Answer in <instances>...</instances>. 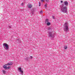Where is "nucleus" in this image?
I'll return each instance as SVG.
<instances>
[{
  "label": "nucleus",
  "instance_id": "1",
  "mask_svg": "<svg viewBox=\"0 0 75 75\" xmlns=\"http://www.w3.org/2000/svg\"><path fill=\"white\" fill-rule=\"evenodd\" d=\"M64 5L62 4L61 6V10L62 12H63L64 13H66L67 12V6H65L64 7Z\"/></svg>",
  "mask_w": 75,
  "mask_h": 75
},
{
  "label": "nucleus",
  "instance_id": "2",
  "mask_svg": "<svg viewBox=\"0 0 75 75\" xmlns=\"http://www.w3.org/2000/svg\"><path fill=\"white\" fill-rule=\"evenodd\" d=\"M69 25L68 23H65L64 25V30L65 32H68L69 31Z\"/></svg>",
  "mask_w": 75,
  "mask_h": 75
},
{
  "label": "nucleus",
  "instance_id": "3",
  "mask_svg": "<svg viewBox=\"0 0 75 75\" xmlns=\"http://www.w3.org/2000/svg\"><path fill=\"white\" fill-rule=\"evenodd\" d=\"M3 45L4 47V48L5 47V50H8V45L7 44L4 43L3 44Z\"/></svg>",
  "mask_w": 75,
  "mask_h": 75
},
{
  "label": "nucleus",
  "instance_id": "4",
  "mask_svg": "<svg viewBox=\"0 0 75 75\" xmlns=\"http://www.w3.org/2000/svg\"><path fill=\"white\" fill-rule=\"evenodd\" d=\"M18 71H19L20 72H21V75H23V71H22L21 67L18 68Z\"/></svg>",
  "mask_w": 75,
  "mask_h": 75
},
{
  "label": "nucleus",
  "instance_id": "5",
  "mask_svg": "<svg viewBox=\"0 0 75 75\" xmlns=\"http://www.w3.org/2000/svg\"><path fill=\"white\" fill-rule=\"evenodd\" d=\"M49 34L50 37H54V35H52V33L51 32H49Z\"/></svg>",
  "mask_w": 75,
  "mask_h": 75
},
{
  "label": "nucleus",
  "instance_id": "6",
  "mask_svg": "<svg viewBox=\"0 0 75 75\" xmlns=\"http://www.w3.org/2000/svg\"><path fill=\"white\" fill-rule=\"evenodd\" d=\"M64 4L66 6H68V3L67 1H65L64 2Z\"/></svg>",
  "mask_w": 75,
  "mask_h": 75
},
{
  "label": "nucleus",
  "instance_id": "7",
  "mask_svg": "<svg viewBox=\"0 0 75 75\" xmlns=\"http://www.w3.org/2000/svg\"><path fill=\"white\" fill-rule=\"evenodd\" d=\"M7 64H6L5 65H4L3 66L4 68L5 69H8V67H6L7 66Z\"/></svg>",
  "mask_w": 75,
  "mask_h": 75
},
{
  "label": "nucleus",
  "instance_id": "8",
  "mask_svg": "<svg viewBox=\"0 0 75 75\" xmlns=\"http://www.w3.org/2000/svg\"><path fill=\"white\" fill-rule=\"evenodd\" d=\"M35 9L33 8L31 10V13L32 14H34V12L35 11Z\"/></svg>",
  "mask_w": 75,
  "mask_h": 75
},
{
  "label": "nucleus",
  "instance_id": "9",
  "mask_svg": "<svg viewBox=\"0 0 75 75\" xmlns=\"http://www.w3.org/2000/svg\"><path fill=\"white\" fill-rule=\"evenodd\" d=\"M32 6H33L31 4H29L27 5V7H28V8H31L32 7Z\"/></svg>",
  "mask_w": 75,
  "mask_h": 75
},
{
  "label": "nucleus",
  "instance_id": "10",
  "mask_svg": "<svg viewBox=\"0 0 75 75\" xmlns=\"http://www.w3.org/2000/svg\"><path fill=\"white\" fill-rule=\"evenodd\" d=\"M12 64H13V63H12V62H9L7 64V65H12Z\"/></svg>",
  "mask_w": 75,
  "mask_h": 75
},
{
  "label": "nucleus",
  "instance_id": "11",
  "mask_svg": "<svg viewBox=\"0 0 75 75\" xmlns=\"http://www.w3.org/2000/svg\"><path fill=\"white\" fill-rule=\"evenodd\" d=\"M48 22H49V20H48V19H46L45 21V24L47 23H48Z\"/></svg>",
  "mask_w": 75,
  "mask_h": 75
},
{
  "label": "nucleus",
  "instance_id": "12",
  "mask_svg": "<svg viewBox=\"0 0 75 75\" xmlns=\"http://www.w3.org/2000/svg\"><path fill=\"white\" fill-rule=\"evenodd\" d=\"M46 24H47V25H51V23L50 22H47Z\"/></svg>",
  "mask_w": 75,
  "mask_h": 75
},
{
  "label": "nucleus",
  "instance_id": "13",
  "mask_svg": "<svg viewBox=\"0 0 75 75\" xmlns=\"http://www.w3.org/2000/svg\"><path fill=\"white\" fill-rule=\"evenodd\" d=\"M17 41H18V42H20V43H21V41L19 39H17Z\"/></svg>",
  "mask_w": 75,
  "mask_h": 75
},
{
  "label": "nucleus",
  "instance_id": "14",
  "mask_svg": "<svg viewBox=\"0 0 75 75\" xmlns=\"http://www.w3.org/2000/svg\"><path fill=\"white\" fill-rule=\"evenodd\" d=\"M43 12L41 10L40 11V13L41 14H42Z\"/></svg>",
  "mask_w": 75,
  "mask_h": 75
},
{
  "label": "nucleus",
  "instance_id": "15",
  "mask_svg": "<svg viewBox=\"0 0 75 75\" xmlns=\"http://www.w3.org/2000/svg\"><path fill=\"white\" fill-rule=\"evenodd\" d=\"M46 3H49V0H45Z\"/></svg>",
  "mask_w": 75,
  "mask_h": 75
},
{
  "label": "nucleus",
  "instance_id": "16",
  "mask_svg": "<svg viewBox=\"0 0 75 75\" xmlns=\"http://www.w3.org/2000/svg\"><path fill=\"white\" fill-rule=\"evenodd\" d=\"M3 72L4 73V74H5V73H6V71H4V70H3Z\"/></svg>",
  "mask_w": 75,
  "mask_h": 75
},
{
  "label": "nucleus",
  "instance_id": "17",
  "mask_svg": "<svg viewBox=\"0 0 75 75\" xmlns=\"http://www.w3.org/2000/svg\"><path fill=\"white\" fill-rule=\"evenodd\" d=\"M30 59H33V57L32 56H30Z\"/></svg>",
  "mask_w": 75,
  "mask_h": 75
},
{
  "label": "nucleus",
  "instance_id": "18",
  "mask_svg": "<svg viewBox=\"0 0 75 75\" xmlns=\"http://www.w3.org/2000/svg\"><path fill=\"white\" fill-rule=\"evenodd\" d=\"M64 49H67V46H65L64 47Z\"/></svg>",
  "mask_w": 75,
  "mask_h": 75
},
{
  "label": "nucleus",
  "instance_id": "19",
  "mask_svg": "<svg viewBox=\"0 0 75 75\" xmlns=\"http://www.w3.org/2000/svg\"><path fill=\"white\" fill-rule=\"evenodd\" d=\"M47 4H46L45 5V7H47Z\"/></svg>",
  "mask_w": 75,
  "mask_h": 75
},
{
  "label": "nucleus",
  "instance_id": "20",
  "mask_svg": "<svg viewBox=\"0 0 75 75\" xmlns=\"http://www.w3.org/2000/svg\"><path fill=\"white\" fill-rule=\"evenodd\" d=\"M11 27H12V26H9V28H11Z\"/></svg>",
  "mask_w": 75,
  "mask_h": 75
},
{
  "label": "nucleus",
  "instance_id": "21",
  "mask_svg": "<svg viewBox=\"0 0 75 75\" xmlns=\"http://www.w3.org/2000/svg\"><path fill=\"white\" fill-rule=\"evenodd\" d=\"M51 28H48V30H51Z\"/></svg>",
  "mask_w": 75,
  "mask_h": 75
},
{
  "label": "nucleus",
  "instance_id": "22",
  "mask_svg": "<svg viewBox=\"0 0 75 75\" xmlns=\"http://www.w3.org/2000/svg\"><path fill=\"white\" fill-rule=\"evenodd\" d=\"M23 5H24V3H22L21 4V6H23Z\"/></svg>",
  "mask_w": 75,
  "mask_h": 75
},
{
  "label": "nucleus",
  "instance_id": "23",
  "mask_svg": "<svg viewBox=\"0 0 75 75\" xmlns=\"http://www.w3.org/2000/svg\"><path fill=\"white\" fill-rule=\"evenodd\" d=\"M25 59L27 61V60H28V58H25Z\"/></svg>",
  "mask_w": 75,
  "mask_h": 75
},
{
  "label": "nucleus",
  "instance_id": "24",
  "mask_svg": "<svg viewBox=\"0 0 75 75\" xmlns=\"http://www.w3.org/2000/svg\"><path fill=\"white\" fill-rule=\"evenodd\" d=\"M44 0H41V2H42H42H43V1H44Z\"/></svg>",
  "mask_w": 75,
  "mask_h": 75
},
{
  "label": "nucleus",
  "instance_id": "25",
  "mask_svg": "<svg viewBox=\"0 0 75 75\" xmlns=\"http://www.w3.org/2000/svg\"><path fill=\"white\" fill-rule=\"evenodd\" d=\"M8 69H10V68H11V67H8Z\"/></svg>",
  "mask_w": 75,
  "mask_h": 75
},
{
  "label": "nucleus",
  "instance_id": "26",
  "mask_svg": "<svg viewBox=\"0 0 75 75\" xmlns=\"http://www.w3.org/2000/svg\"><path fill=\"white\" fill-rule=\"evenodd\" d=\"M52 18H53V19H54L55 18H54V16H52Z\"/></svg>",
  "mask_w": 75,
  "mask_h": 75
},
{
  "label": "nucleus",
  "instance_id": "27",
  "mask_svg": "<svg viewBox=\"0 0 75 75\" xmlns=\"http://www.w3.org/2000/svg\"><path fill=\"white\" fill-rule=\"evenodd\" d=\"M61 3H63V1H61Z\"/></svg>",
  "mask_w": 75,
  "mask_h": 75
},
{
  "label": "nucleus",
  "instance_id": "28",
  "mask_svg": "<svg viewBox=\"0 0 75 75\" xmlns=\"http://www.w3.org/2000/svg\"><path fill=\"white\" fill-rule=\"evenodd\" d=\"M41 4H39V6H41Z\"/></svg>",
  "mask_w": 75,
  "mask_h": 75
},
{
  "label": "nucleus",
  "instance_id": "29",
  "mask_svg": "<svg viewBox=\"0 0 75 75\" xmlns=\"http://www.w3.org/2000/svg\"><path fill=\"white\" fill-rule=\"evenodd\" d=\"M41 4V2H39V4Z\"/></svg>",
  "mask_w": 75,
  "mask_h": 75
}]
</instances>
